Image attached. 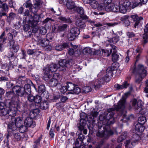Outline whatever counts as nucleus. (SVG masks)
<instances>
[{
    "instance_id": "1",
    "label": "nucleus",
    "mask_w": 148,
    "mask_h": 148,
    "mask_svg": "<svg viewBox=\"0 0 148 148\" xmlns=\"http://www.w3.org/2000/svg\"><path fill=\"white\" fill-rule=\"evenodd\" d=\"M126 104V98L124 97H122L118 103V105H114V108H109L108 109V112L107 114L106 118L108 120V124L112 123L114 122V119L113 117L114 114V111L116 110L117 111H121L122 112L125 108Z\"/></svg>"
},
{
    "instance_id": "2",
    "label": "nucleus",
    "mask_w": 148,
    "mask_h": 148,
    "mask_svg": "<svg viewBox=\"0 0 148 148\" xmlns=\"http://www.w3.org/2000/svg\"><path fill=\"white\" fill-rule=\"evenodd\" d=\"M71 61H68L65 59L60 60L59 62V64L52 63L47 65V67L45 68L43 71L45 72L49 73L55 72L57 70L59 71H64L66 70L68 68L70 67L72 64H70Z\"/></svg>"
},
{
    "instance_id": "3",
    "label": "nucleus",
    "mask_w": 148,
    "mask_h": 148,
    "mask_svg": "<svg viewBox=\"0 0 148 148\" xmlns=\"http://www.w3.org/2000/svg\"><path fill=\"white\" fill-rule=\"evenodd\" d=\"M146 69V67L141 64H139L136 66L135 64L134 65L131 70L136 76V82L139 83L147 76V73Z\"/></svg>"
},
{
    "instance_id": "4",
    "label": "nucleus",
    "mask_w": 148,
    "mask_h": 148,
    "mask_svg": "<svg viewBox=\"0 0 148 148\" xmlns=\"http://www.w3.org/2000/svg\"><path fill=\"white\" fill-rule=\"evenodd\" d=\"M14 105H12L9 107L5 108V104L3 102L0 101V110L1 111L0 114L2 116H8L11 117L14 116L16 115L17 110L16 106L17 105H15L16 104L17 105V102H14Z\"/></svg>"
},
{
    "instance_id": "5",
    "label": "nucleus",
    "mask_w": 148,
    "mask_h": 148,
    "mask_svg": "<svg viewBox=\"0 0 148 148\" xmlns=\"http://www.w3.org/2000/svg\"><path fill=\"white\" fill-rule=\"evenodd\" d=\"M140 139L138 135L134 134L129 139L126 140L125 143V148H133L132 146H135Z\"/></svg>"
},
{
    "instance_id": "6",
    "label": "nucleus",
    "mask_w": 148,
    "mask_h": 148,
    "mask_svg": "<svg viewBox=\"0 0 148 148\" xmlns=\"http://www.w3.org/2000/svg\"><path fill=\"white\" fill-rule=\"evenodd\" d=\"M25 79H26V82L28 83L25 84V85L24 87H23L25 93L26 95H27L31 93V90L30 85L29 83H32V82L29 79H26L25 77L24 76H20L19 77L18 80V81H21V82H18L19 84H23L25 82V81H24Z\"/></svg>"
},
{
    "instance_id": "7",
    "label": "nucleus",
    "mask_w": 148,
    "mask_h": 148,
    "mask_svg": "<svg viewBox=\"0 0 148 148\" xmlns=\"http://www.w3.org/2000/svg\"><path fill=\"white\" fill-rule=\"evenodd\" d=\"M112 0H104L105 3L106 4L105 11L107 12H116L118 10L116 7V4L115 5L111 3Z\"/></svg>"
},
{
    "instance_id": "8",
    "label": "nucleus",
    "mask_w": 148,
    "mask_h": 148,
    "mask_svg": "<svg viewBox=\"0 0 148 148\" xmlns=\"http://www.w3.org/2000/svg\"><path fill=\"white\" fill-rule=\"evenodd\" d=\"M15 116L11 117L8 116L7 118L11 119V121L10 122L11 125H13L15 124L16 127H18L23 123V119L22 117H18L16 119H15L14 117Z\"/></svg>"
},
{
    "instance_id": "9",
    "label": "nucleus",
    "mask_w": 148,
    "mask_h": 148,
    "mask_svg": "<svg viewBox=\"0 0 148 148\" xmlns=\"http://www.w3.org/2000/svg\"><path fill=\"white\" fill-rule=\"evenodd\" d=\"M24 89L23 87L17 85L15 86L13 89V92H15L18 96L22 97L26 96V95L24 91Z\"/></svg>"
},
{
    "instance_id": "10",
    "label": "nucleus",
    "mask_w": 148,
    "mask_h": 148,
    "mask_svg": "<svg viewBox=\"0 0 148 148\" xmlns=\"http://www.w3.org/2000/svg\"><path fill=\"white\" fill-rule=\"evenodd\" d=\"M113 134V132L110 129L105 130L103 131L98 132L97 134V136L100 137H104L107 138Z\"/></svg>"
},
{
    "instance_id": "11",
    "label": "nucleus",
    "mask_w": 148,
    "mask_h": 148,
    "mask_svg": "<svg viewBox=\"0 0 148 148\" xmlns=\"http://www.w3.org/2000/svg\"><path fill=\"white\" fill-rule=\"evenodd\" d=\"M59 75L57 73H54L52 77L49 81V84L50 86L54 87L56 86L58 84V79L59 78Z\"/></svg>"
},
{
    "instance_id": "12",
    "label": "nucleus",
    "mask_w": 148,
    "mask_h": 148,
    "mask_svg": "<svg viewBox=\"0 0 148 148\" xmlns=\"http://www.w3.org/2000/svg\"><path fill=\"white\" fill-rule=\"evenodd\" d=\"M112 60L114 62L112 64L114 70H116L119 66V64L116 62L118 60L119 56L116 54L112 53Z\"/></svg>"
},
{
    "instance_id": "13",
    "label": "nucleus",
    "mask_w": 148,
    "mask_h": 148,
    "mask_svg": "<svg viewBox=\"0 0 148 148\" xmlns=\"http://www.w3.org/2000/svg\"><path fill=\"white\" fill-rule=\"evenodd\" d=\"M24 124L27 127H31L33 128L35 126L36 124L32 118L27 117L25 120Z\"/></svg>"
},
{
    "instance_id": "14",
    "label": "nucleus",
    "mask_w": 148,
    "mask_h": 148,
    "mask_svg": "<svg viewBox=\"0 0 148 148\" xmlns=\"http://www.w3.org/2000/svg\"><path fill=\"white\" fill-rule=\"evenodd\" d=\"M122 5L124 7L123 9L121 10V11L123 14L126 13L127 9H130L132 8L131 3L128 1H126L124 2L122 1Z\"/></svg>"
},
{
    "instance_id": "15",
    "label": "nucleus",
    "mask_w": 148,
    "mask_h": 148,
    "mask_svg": "<svg viewBox=\"0 0 148 148\" xmlns=\"http://www.w3.org/2000/svg\"><path fill=\"white\" fill-rule=\"evenodd\" d=\"M41 20V18L40 14H36L34 15V16L33 17H32L31 19L29 20V22L31 24L34 23V24L36 25Z\"/></svg>"
},
{
    "instance_id": "16",
    "label": "nucleus",
    "mask_w": 148,
    "mask_h": 148,
    "mask_svg": "<svg viewBox=\"0 0 148 148\" xmlns=\"http://www.w3.org/2000/svg\"><path fill=\"white\" fill-rule=\"evenodd\" d=\"M132 106L135 110H137L140 108L142 106V101L140 100H137L136 99H134L132 100Z\"/></svg>"
},
{
    "instance_id": "17",
    "label": "nucleus",
    "mask_w": 148,
    "mask_h": 148,
    "mask_svg": "<svg viewBox=\"0 0 148 148\" xmlns=\"http://www.w3.org/2000/svg\"><path fill=\"white\" fill-rule=\"evenodd\" d=\"M129 86V84L127 81H124L122 85L116 84L114 85V87L116 90H121L124 89H126Z\"/></svg>"
},
{
    "instance_id": "18",
    "label": "nucleus",
    "mask_w": 148,
    "mask_h": 148,
    "mask_svg": "<svg viewBox=\"0 0 148 148\" xmlns=\"http://www.w3.org/2000/svg\"><path fill=\"white\" fill-rule=\"evenodd\" d=\"M69 45L67 43H64L62 44H58L55 47V49L58 51H62L65 48L68 47Z\"/></svg>"
},
{
    "instance_id": "19",
    "label": "nucleus",
    "mask_w": 148,
    "mask_h": 148,
    "mask_svg": "<svg viewBox=\"0 0 148 148\" xmlns=\"http://www.w3.org/2000/svg\"><path fill=\"white\" fill-rule=\"evenodd\" d=\"M68 25L66 24H63L58 26L55 29L57 33L64 32L67 29Z\"/></svg>"
},
{
    "instance_id": "20",
    "label": "nucleus",
    "mask_w": 148,
    "mask_h": 148,
    "mask_svg": "<svg viewBox=\"0 0 148 148\" xmlns=\"http://www.w3.org/2000/svg\"><path fill=\"white\" fill-rule=\"evenodd\" d=\"M129 16L125 15L121 18V20L123 23L126 26H128L130 25V21L129 20Z\"/></svg>"
},
{
    "instance_id": "21",
    "label": "nucleus",
    "mask_w": 148,
    "mask_h": 148,
    "mask_svg": "<svg viewBox=\"0 0 148 148\" xmlns=\"http://www.w3.org/2000/svg\"><path fill=\"white\" fill-rule=\"evenodd\" d=\"M8 6L5 3L3 4H1V7H0V14L1 16L6 15V14L4 12V11H6L8 9Z\"/></svg>"
},
{
    "instance_id": "22",
    "label": "nucleus",
    "mask_w": 148,
    "mask_h": 148,
    "mask_svg": "<svg viewBox=\"0 0 148 148\" xmlns=\"http://www.w3.org/2000/svg\"><path fill=\"white\" fill-rule=\"evenodd\" d=\"M145 128V126L142 124L138 123L135 126V130L136 131L140 132H143Z\"/></svg>"
},
{
    "instance_id": "23",
    "label": "nucleus",
    "mask_w": 148,
    "mask_h": 148,
    "mask_svg": "<svg viewBox=\"0 0 148 148\" xmlns=\"http://www.w3.org/2000/svg\"><path fill=\"white\" fill-rule=\"evenodd\" d=\"M59 19L62 22L64 23H71L72 22V19L69 17H66L64 16H61Z\"/></svg>"
},
{
    "instance_id": "24",
    "label": "nucleus",
    "mask_w": 148,
    "mask_h": 148,
    "mask_svg": "<svg viewBox=\"0 0 148 148\" xmlns=\"http://www.w3.org/2000/svg\"><path fill=\"white\" fill-rule=\"evenodd\" d=\"M38 92L39 93L41 94L42 95L44 96L45 93L47 94L45 92V87L44 84H41L38 86Z\"/></svg>"
},
{
    "instance_id": "25",
    "label": "nucleus",
    "mask_w": 148,
    "mask_h": 148,
    "mask_svg": "<svg viewBox=\"0 0 148 148\" xmlns=\"http://www.w3.org/2000/svg\"><path fill=\"white\" fill-rule=\"evenodd\" d=\"M44 73V75L43 77V79L46 82L49 83V81L50 80L53 76L50 74L48 72H45L43 71Z\"/></svg>"
},
{
    "instance_id": "26",
    "label": "nucleus",
    "mask_w": 148,
    "mask_h": 148,
    "mask_svg": "<svg viewBox=\"0 0 148 148\" xmlns=\"http://www.w3.org/2000/svg\"><path fill=\"white\" fill-rule=\"evenodd\" d=\"M66 5L68 9H72L75 7V3L72 0H67Z\"/></svg>"
},
{
    "instance_id": "27",
    "label": "nucleus",
    "mask_w": 148,
    "mask_h": 148,
    "mask_svg": "<svg viewBox=\"0 0 148 148\" xmlns=\"http://www.w3.org/2000/svg\"><path fill=\"white\" fill-rule=\"evenodd\" d=\"M75 24L77 26L81 28H83L86 26L83 20L80 18L77 20Z\"/></svg>"
},
{
    "instance_id": "28",
    "label": "nucleus",
    "mask_w": 148,
    "mask_h": 148,
    "mask_svg": "<svg viewBox=\"0 0 148 148\" xmlns=\"http://www.w3.org/2000/svg\"><path fill=\"white\" fill-rule=\"evenodd\" d=\"M42 136V135H41L36 141L34 142V144L33 145L34 148H40V142Z\"/></svg>"
},
{
    "instance_id": "29",
    "label": "nucleus",
    "mask_w": 148,
    "mask_h": 148,
    "mask_svg": "<svg viewBox=\"0 0 148 148\" xmlns=\"http://www.w3.org/2000/svg\"><path fill=\"white\" fill-rule=\"evenodd\" d=\"M70 33L74 34L77 36L80 33V31L78 28L75 27H72L70 31Z\"/></svg>"
},
{
    "instance_id": "30",
    "label": "nucleus",
    "mask_w": 148,
    "mask_h": 148,
    "mask_svg": "<svg viewBox=\"0 0 148 148\" xmlns=\"http://www.w3.org/2000/svg\"><path fill=\"white\" fill-rule=\"evenodd\" d=\"M49 107L48 102L45 101L41 102L40 104V107L42 109L45 110L47 108Z\"/></svg>"
},
{
    "instance_id": "31",
    "label": "nucleus",
    "mask_w": 148,
    "mask_h": 148,
    "mask_svg": "<svg viewBox=\"0 0 148 148\" xmlns=\"http://www.w3.org/2000/svg\"><path fill=\"white\" fill-rule=\"evenodd\" d=\"M85 125V121L82 119H81L79 125L78 126V128L79 130L82 131L84 129V127Z\"/></svg>"
},
{
    "instance_id": "32",
    "label": "nucleus",
    "mask_w": 148,
    "mask_h": 148,
    "mask_svg": "<svg viewBox=\"0 0 148 148\" xmlns=\"http://www.w3.org/2000/svg\"><path fill=\"white\" fill-rule=\"evenodd\" d=\"M106 4L105 3L104 0L102 3H101L99 4H98L97 7L96 9L99 11H105Z\"/></svg>"
},
{
    "instance_id": "33",
    "label": "nucleus",
    "mask_w": 148,
    "mask_h": 148,
    "mask_svg": "<svg viewBox=\"0 0 148 148\" xmlns=\"http://www.w3.org/2000/svg\"><path fill=\"white\" fill-rule=\"evenodd\" d=\"M122 1H121L120 2H118L116 3V7L117 9H118V10H117L116 12H119L120 13H123L121 11V10L123 9V8L124 7L122 5Z\"/></svg>"
},
{
    "instance_id": "34",
    "label": "nucleus",
    "mask_w": 148,
    "mask_h": 148,
    "mask_svg": "<svg viewBox=\"0 0 148 148\" xmlns=\"http://www.w3.org/2000/svg\"><path fill=\"white\" fill-rule=\"evenodd\" d=\"M102 53L104 56H108L112 53V49L109 51L108 50H105L103 49H101Z\"/></svg>"
},
{
    "instance_id": "35",
    "label": "nucleus",
    "mask_w": 148,
    "mask_h": 148,
    "mask_svg": "<svg viewBox=\"0 0 148 148\" xmlns=\"http://www.w3.org/2000/svg\"><path fill=\"white\" fill-rule=\"evenodd\" d=\"M113 37L112 38V41L114 44H116L119 40V37L115 33H113L112 34Z\"/></svg>"
},
{
    "instance_id": "36",
    "label": "nucleus",
    "mask_w": 148,
    "mask_h": 148,
    "mask_svg": "<svg viewBox=\"0 0 148 148\" xmlns=\"http://www.w3.org/2000/svg\"><path fill=\"white\" fill-rule=\"evenodd\" d=\"M127 135V133L126 132H124L122 133L121 135L118 138V143H120L122 142L126 138Z\"/></svg>"
},
{
    "instance_id": "37",
    "label": "nucleus",
    "mask_w": 148,
    "mask_h": 148,
    "mask_svg": "<svg viewBox=\"0 0 148 148\" xmlns=\"http://www.w3.org/2000/svg\"><path fill=\"white\" fill-rule=\"evenodd\" d=\"M101 79H100V80L97 79L95 81V84L93 85V88L95 89H98L101 86Z\"/></svg>"
},
{
    "instance_id": "38",
    "label": "nucleus",
    "mask_w": 148,
    "mask_h": 148,
    "mask_svg": "<svg viewBox=\"0 0 148 148\" xmlns=\"http://www.w3.org/2000/svg\"><path fill=\"white\" fill-rule=\"evenodd\" d=\"M8 57L10 61V62H15V61L17 62L12 53L11 52L8 56Z\"/></svg>"
},
{
    "instance_id": "39",
    "label": "nucleus",
    "mask_w": 148,
    "mask_h": 148,
    "mask_svg": "<svg viewBox=\"0 0 148 148\" xmlns=\"http://www.w3.org/2000/svg\"><path fill=\"white\" fill-rule=\"evenodd\" d=\"M19 127L20 132L21 133H23L27 131L28 127L25 125H20Z\"/></svg>"
},
{
    "instance_id": "40",
    "label": "nucleus",
    "mask_w": 148,
    "mask_h": 148,
    "mask_svg": "<svg viewBox=\"0 0 148 148\" xmlns=\"http://www.w3.org/2000/svg\"><path fill=\"white\" fill-rule=\"evenodd\" d=\"M143 20V18L142 17H140L139 20L137 21H136L134 25V27L135 28H138L139 25H141V22Z\"/></svg>"
},
{
    "instance_id": "41",
    "label": "nucleus",
    "mask_w": 148,
    "mask_h": 148,
    "mask_svg": "<svg viewBox=\"0 0 148 148\" xmlns=\"http://www.w3.org/2000/svg\"><path fill=\"white\" fill-rule=\"evenodd\" d=\"M17 65V62L15 61V62H10L9 64L8 65L7 64H5L6 66H8V69H11L14 68L15 66Z\"/></svg>"
},
{
    "instance_id": "42",
    "label": "nucleus",
    "mask_w": 148,
    "mask_h": 148,
    "mask_svg": "<svg viewBox=\"0 0 148 148\" xmlns=\"http://www.w3.org/2000/svg\"><path fill=\"white\" fill-rule=\"evenodd\" d=\"M98 2L95 0H92L90 3V5L93 8L96 9L98 5Z\"/></svg>"
},
{
    "instance_id": "43",
    "label": "nucleus",
    "mask_w": 148,
    "mask_h": 148,
    "mask_svg": "<svg viewBox=\"0 0 148 148\" xmlns=\"http://www.w3.org/2000/svg\"><path fill=\"white\" fill-rule=\"evenodd\" d=\"M147 121L146 118L144 116H140L138 119V123L143 125Z\"/></svg>"
},
{
    "instance_id": "44",
    "label": "nucleus",
    "mask_w": 148,
    "mask_h": 148,
    "mask_svg": "<svg viewBox=\"0 0 148 148\" xmlns=\"http://www.w3.org/2000/svg\"><path fill=\"white\" fill-rule=\"evenodd\" d=\"M67 86L68 88V90L70 91H73L75 87L74 84L71 82L67 83Z\"/></svg>"
},
{
    "instance_id": "45",
    "label": "nucleus",
    "mask_w": 148,
    "mask_h": 148,
    "mask_svg": "<svg viewBox=\"0 0 148 148\" xmlns=\"http://www.w3.org/2000/svg\"><path fill=\"white\" fill-rule=\"evenodd\" d=\"M31 24L32 25L31 30H32L33 32L36 33L38 29V26L36 25H34V23Z\"/></svg>"
},
{
    "instance_id": "46",
    "label": "nucleus",
    "mask_w": 148,
    "mask_h": 148,
    "mask_svg": "<svg viewBox=\"0 0 148 148\" xmlns=\"http://www.w3.org/2000/svg\"><path fill=\"white\" fill-rule=\"evenodd\" d=\"M92 51V49L89 47H85L83 50V52L84 53L90 54Z\"/></svg>"
},
{
    "instance_id": "47",
    "label": "nucleus",
    "mask_w": 148,
    "mask_h": 148,
    "mask_svg": "<svg viewBox=\"0 0 148 148\" xmlns=\"http://www.w3.org/2000/svg\"><path fill=\"white\" fill-rule=\"evenodd\" d=\"M7 88L10 89H12L13 91V89L15 86L14 84L11 82H8L6 83Z\"/></svg>"
},
{
    "instance_id": "48",
    "label": "nucleus",
    "mask_w": 148,
    "mask_h": 148,
    "mask_svg": "<svg viewBox=\"0 0 148 148\" xmlns=\"http://www.w3.org/2000/svg\"><path fill=\"white\" fill-rule=\"evenodd\" d=\"M42 100V98L41 96L37 95L35 96L34 102L36 103H40Z\"/></svg>"
},
{
    "instance_id": "49",
    "label": "nucleus",
    "mask_w": 148,
    "mask_h": 148,
    "mask_svg": "<svg viewBox=\"0 0 148 148\" xmlns=\"http://www.w3.org/2000/svg\"><path fill=\"white\" fill-rule=\"evenodd\" d=\"M73 91L75 94H78L81 92V89L79 87L77 86H75Z\"/></svg>"
},
{
    "instance_id": "50",
    "label": "nucleus",
    "mask_w": 148,
    "mask_h": 148,
    "mask_svg": "<svg viewBox=\"0 0 148 148\" xmlns=\"http://www.w3.org/2000/svg\"><path fill=\"white\" fill-rule=\"evenodd\" d=\"M23 6L26 8H29L32 7V4L31 2L25 1L23 4Z\"/></svg>"
},
{
    "instance_id": "51",
    "label": "nucleus",
    "mask_w": 148,
    "mask_h": 148,
    "mask_svg": "<svg viewBox=\"0 0 148 148\" xmlns=\"http://www.w3.org/2000/svg\"><path fill=\"white\" fill-rule=\"evenodd\" d=\"M112 70H114L112 66L111 67H108L106 70L107 74L112 75Z\"/></svg>"
},
{
    "instance_id": "52",
    "label": "nucleus",
    "mask_w": 148,
    "mask_h": 148,
    "mask_svg": "<svg viewBox=\"0 0 148 148\" xmlns=\"http://www.w3.org/2000/svg\"><path fill=\"white\" fill-rule=\"evenodd\" d=\"M12 47L10 49H11L12 51L15 52H16L18 51L19 48V46L18 45H16Z\"/></svg>"
},
{
    "instance_id": "53",
    "label": "nucleus",
    "mask_w": 148,
    "mask_h": 148,
    "mask_svg": "<svg viewBox=\"0 0 148 148\" xmlns=\"http://www.w3.org/2000/svg\"><path fill=\"white\" fill-rule=\"evenodd\" d=\"M99 119L101 121H105L106 122V125L108 126V125H110L111 124H112V123L111 124H108L107 123L108 121V120L107 119L106 117L105 116H102L101 115L99 117ZM113 124V123H112Z\"/></svg>"
},
{
    "instance_id": "54",
    "label": "nucleus",
    "mask_w": 148,
    "mask_h": 148,
    "mask_svg": "<svg viewBox=\"0 0 148 148\" xmlns=\"http://www.w3.org/2000/svg\"><path fill=\"white\" fill-rule=\"evenodd\" d=\"M112 75H110L106 74L104 77H103V80H104L106 82H108L110 80V79L111 78V76Z\"/></svg>"
},
{
    "instance_id": "55",
    "label": "nucleus",
    "mask_w": 148,
    "mask_h": 148,
    "mask_svg": "<svg viewBox=\"0 0 148 148\" xmlns=\"http://www.w3.org/2000/svg\"><path fill=\"white\" fill-rule=\"evenodd\" d=\"M52 96L53 97L51 99L53 101H54L59 99L60 97V95L58 94H53Z\"/></svg>"
},
{
    "instance_id": "56",
    "label": "nucleus",
    "mask_w": 148,
    "mask_h": 148,
    "mask_svg": "<svg viewBox=\"0 0 148 148\" xmlns=\"http://www.w3.org/2000/svg\"><path fill=\"white\" fill-rule=\"evenodd\" d=\"M77 12L81 15H83L84 13V10L83 8L78 7L77 8Z\"/></svg>"
},
{
    "instance_id": "57",
    "label": "nucleus",
    "mask_w": 148,
    "mask_h": 148,
    "mask_svg": "<svg viewBox=\"0 0 148 148\" xmlns=\"http://www.w3.org/2000/svg\"><path fill=\"white\" fill-rule=\"evenodd\" d=\"M15 16L16 15L14 13L11 12L10 13L9 16L7 17V19L11 20L13 19Z\"/></svg>"
},
{
    "instance_id": "58",
    "label": "nucleus",
    "mask_w": 148,
    "mask_h": 148,
    "mask_svg": "<svg viewBox=\"0 0 148 148\" xmlns=\"http://www.w3.org/2000/svg\"><path fill=\"white\" fill-rule=\"evenodd\" d=\"M14 138L17 140H19L21 138L20 134L19 133H15L13 134Z\"/></svg>"
},
{
    "instance_id": "59",
    "label": "nucleus",
    "mask_w": 148,
    "mask_h": 148,
    "mask_svg": "<svg viewBox=\"0 0 148 148\" xmlns=\"http://www.w3.org/2000/svg\"><path fill=\"white\" fill-rule=\"evenodd\" d=\"M41 43L42 46L44 47H46L49 44V41L45 39L42 40L41 41Z\"/></svg>"
},
{
    "instance_id": "60",
    "label": "nucleus",
    "mask_w": 148,
    "mask_h": 148,
    "mask_svg": "<svg viewBox=\"0 0 148 148\" xmlns=\"http://www.w3.org/2000/svg\"><path fill=\"white\" fill-rule=\"evenodd\" d=\"M143 37L144 43L145 44L147 43L148 42L147 39L148 38V36L147 33H145L143 35Z\"/></svg>"
},
{
    "instance_id": "61",
    "label": "nucleus",
    "mask_w": 148,
    "mask_h": 148,
    "mask_svg": "<svg viewBox=\"0 0 148 148\" xmlns=\"http://www.w3.org/2000/svg\"><path fill=\"white\" fill-rule=\"evenodd\" d=\"M142 4L140 3H138L137 2H135L133 4L131 3L132 8L133 9L139 5H141Z\"/></svg>"
},
{
    "instance_id": "62",
    "label": "nucleus",
    "mask_w": 148,
    "mask_h": 148,
    "mask_svg": "<svg viewBox=\"0 0 148 148\" xmlns=\"http://www.w3.org/2000/svg\"><path fill=\"white\" fill-rule=\"evenodd\" d=\"M104 143L103 140H101L97 143L96 145V148H101Z\"/></svg>"
},
{
    "instance_id": "63",
    "label": "nucleus",
    "mask_w": 148,
    "mask_h": 148,
    "mask_svg": "<svg viewBox=\"0 0 148 148\" xmlns=\"http://www.w3.org/2000/svg\"><path fill=\"white\" fill-rule=\"evenodd\" d=\"M131 17L134 21H137L139 20V18L138 16L136 14H134L131 15Z\"/></svg>"
},
{
    "instance_id": "64",
    "label": "nucleus",
    "mask_w": 148,
    "mask_h": 148,
    "mask_svg": "<svg viewBox=\"0 0 148 148\" xmlns=\"http://www.w3.org/2000/svg\"><path fill=\"white\" fill-rule=\"evenodd\" d=\"M114 146L112 143L107 144L103 148H114Z\"/></svg>"
}]
</instances>
